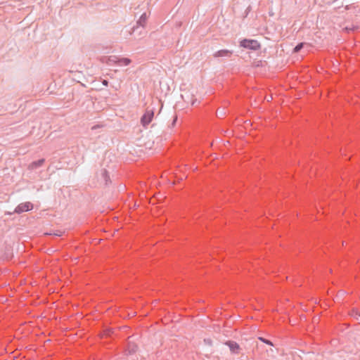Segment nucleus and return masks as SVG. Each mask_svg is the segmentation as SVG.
I'll return each instance as SVG.
<instances>
[{"instance_id":"obj_1","label":"nucleus","mask_w":360,"mask_h":360,"mask_svg":"<svg viewBox=\"0 0 360 360\" xmlns=\"http://www.w3.org/2000/svg\"><path fill=\"white\" fill-rule=\"evenodd\" d=\"M240 46L252 51H257L261 47L258 41L249 39H244L241 40L240 41Z\"/></svg>"},{"instance_id":"obj_2","label":"nucleus","mask_w":360,"mask_h":360,"mask_svg":"<svg viewBox=\"0 0 360 360\" xmlns=\"http://www.w3.org/2000/svg\"><path fill=\"white\" fill-rule=\"evenodd\" d=\"M154 117V111L153 110L147 109L146 112L143 115L141 118V123L144 127H146L151 121L153 120Z\"/></svg>"},{"instance_id":"obj_3","label":"nucleus","mask_w":360,"mask_h":360,"mask_svg":"<svg viewBox=\"0 0 360 360\" xmlns=\"http://www.w3.org/2000/svg\"><path fill=\"white\" fill-rule=\"evenodd\" d=\"M33 204L30 202H26L19 204L15 209L14 212L21 214L24 212H27L33 209Z\"/></svg>"},{"instance_id":"obj_4","label":"nucleus","mask_w":360,"mask_h":360,"mask_svg":"<svg viewBox=\"0 0 360 360\" xmlns=\"http://www.w3.org/2000/svg\"><path fill=\"white\" fill-rule=\"evenodd\" d=\"M103 63H105L108 65H118V57L116 56H110L109 57H103L101 59Z\"/></svg>"},{"instance_id":"obj_5","label":"nucleus","mask_w":360,"mask_h":360,"mask_svg":"<svg viewBox=\"0 0 360 360\" xmlns=\"http://www.w3.org/2000/svg\"><path fill=\"white\" fill-rule=\"evenodd\" d=\"M226 345L229 346L231 352L233 354H238L240 350L239 345L234 341L229 340L226 342Z\"/></svg>"},{"instance_id":"obj_6","label":"nucleus","mask_w":360,"mask_h":360,"mask_svg":"<svg viewBox=\"0 0 360 360\" xmlns=\"http://www.w3.org/2000/svg\"><path fill=\"white\" fill-rule=\"evenodd\" d=\"M233 52L227 49H222L215 52L213 55L214 58L231 57Z\"/></svg>"},{"instance_id":"obj_7","label":"nucleus","mask_w":360,"mask_h":360,"mask_svg":"<svg viewBox=\"0 0 360 360\" xmlns=\"http://www.w3.org/2000/svg\"><path fill=\"white\" fill-rule=\"evenodd\" d=\"M44 162H45V159H44V158L39 159L37 161H34L29 165L28 168H29V169H32V170L36 169L41 167L44 165Z\"/></svg>"},{"instance_id":"obj_8","label":"nucleus","mask_w":360,"mask_h":360,"mask_svg":"<svg viewBox=\"0 0 360 360\" xmlns=\"http://www.w3.org/2000/svg\"><path fill=\"white\" fill-rule=\"evenodd\" d=\"M138 349V346L133 342H129L127 347V351L129 354H134Z\"/></svg>"},{"instance_id":"obj_9","label":"nucleus","mask_w":360,"mask_h":360,"mask_svg":"<svg viewBox=\"0 0 360 360\" xmlns=\"http://www.w3.org/2000/svg\"><path fill=\"white\" fill-rule=\"evenodd\" d=\"M101 175L103 181H105V185H108L109 183L111 182L109 174L106 169H103L101 170Z\"/></svg>"},{"instance_id":"obj_10","label":"nucleus","mask_w":360,"mask_h":360,"mask_svg":"<svg viewBox=\"0 0 360 360\" xmlns=\"http://www.w3.org/2000/svg\"><path fill=\"white\" fill-rule=\"evenodd\" d=\"M148 16L146 13H143L139 20L136 22L138 26H141L142 27H145Z\"/></svg>"},{"instance_id":"obj_11","label":"nucleus","mask_w":360,"mask_h":360,"mask_svg":"<svg viewBox=\"0 0 360 360\" xmlns=\"http://www.w3.org/2000/svg\"><path fill=\"white\" fill-rule=\"evenodd\" d=\"M131 60L128 58H119L118 65H128L131 63Z\"/></svg>"},{"instance_id":"obj_12","label":"nucleus","mask_w":360,"mask_h":360,"mask_svg":"<svg viewBox=\"0 0 360 360\" xmlns=\"http://www.w3.org/2000/svg\"><path fill=\"white\" fill-rule=\"evenodd\" d=\"M304 43L303 42H301V43H299L294 49H293V52L294 53H298L300 52L304 47Z\"/></svg>"},{"instance_id":"obj_13","label":"nucleus","mask_w":360,"mask_h":360,"mask_svg":"<svg viewBox=\"0 0 360 360\" xmlns=\"http://www.w3.org/2000/svg\"><path fill=\"white\" fill-rule=\"evenodd\" d=\"M258 339L261 342H264V343H265L266 345H271V346H274L273 342L271 341H270L269 340H267V339H266V338H264L263 337H259Z\"/></svg>"},{"instance_id":"obj_14","label":"nucleus","mask_w":360,"mask_h":360,"mask_svg":"<svg viewBox=\"0 0 360 360\" xmlns=\"http://www.w3.org/2000/svg\"><path fill=\"white\" fill-rule=\"evenodd\" d=\"M111 333H112L111 330L110 329H107V330L103 331V336L110 337L111 335Z\"/></svg>"},{"instance_id":"obj_15","label":"nucleus","mask_w":360,"mask_h":360,"mask_svg":"<svg viewBox=\"0 0 360 360\" xmlns=\"http://www.w3.org/2000/svg\"><path fill=\"white\" fill-rule=\"evenodd\" d=\"M101 82H102V84H103L104 86H108L109 82H108V80H106V79H103V80L101 81Z\"/></svg>"},{"instance_id":"obj_16","label":"nucleus","mask_w":360,"mask_h":360,"mask_svg":"<svg viewBox=\"0 0 360 360\" xmlns=\"http://www.w3.org/2000/svg\"><path fill=\"white\" fill-rule=\"evenodd\" d=\"M176 120H177V117H176V116H175V117H174V120H173V122H172V125L173 127L175 125Z\"/></svg>"},{"instance_id":"obj_17","label":"nucleus","mask_w":360,"mask_h":360,"mask_svg":"<svg viewBox=\"0 0 360 360\" xmlns=\"http://www.w3.org/2000/svg\"><path fill=\"white\" fill-rule=\"evenodd\" d=\"M54 235L58 236H61L60 232V233H54Z\"/></svg>"}]
</instances>
